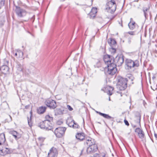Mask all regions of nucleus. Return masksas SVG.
<instances>
[{
  "mask_svg": "<svg viewBox=\"0 0 157 157\" xmlns=\"http://www.w3.org/2000/svg\"><path fill=\"white\" fill-rule=\"evenodd\" d=\"M118 81L117 83V87L120 90H124L127 87V78H123L121 76L118 77Z\"/></svg>",
  "mask_w": 157,
  "mask_h": 157,
  "instance_id": "1",
  "label": "nucleus"
},
{
  "mask_svg": "<svg viewBox=\"0 0 157 157\" xmlns=\"http://www.w3.org/2000/svg\"><path fill=\"white\" fill-rule=\"evenodd\" d=\"M125 68L129 70L134 67H138L139 65V63L138 61H135V62L130 59H127L125 61Z\"/></svg>",
  "mask_w": 157,
  "mask_h": 157,
  "instance_id": "2",
  "label": "nucleus"
},
{
  "mask_svg": "<svg viewBox=\"0 0 157 157\" xmlns=\"http://www.w3.org/2000/svg\"><path fill=\"white\" fill-rule=\"evenodd\" d=\"M15 11L17 15L20 17H22L25 16L27 13L25 10L17 6H16Z\"/></svg>",
  "mask_w": 157,
  "mask_h": 157,
  "instance_id": "3",
  "label": "nucleus"
},
{
  "mask_svg": "<svg viewBox=\"0 0 157 157\" xmlns=\"http://www.w3.org/2000/svg\"><path fill=\"white\" fill-rule=\"evenodd\" d=\"M107 73L108 74L113 75L117 72V70L116 68L117 65L113 63L108 64Z\"/></svg>",
  "mask_w": 157,
  "mask_h": 157,
  "instance_id": "4",
  "label": "nucleus"
},
{
  "mask_svg": "<svg viewBox=\"0 0 157 157\" xmlns=\"http://www.w3.org/2000/svg\"><path fill=\"white\" fill-rule=\"evenodd\" d=\"M66 129L65 127H58L55 130L54 133L57 137H61L64 134Z\"/></svg>",
  "mask_w": 157,
  "mask_h": 157,
  "instance_id": "5",
  "label": "nucleus"
},
{
  "mask_svg": "<svg viewBox=\"0 0 157 157\" xmlns=\"http://www.w3.org/2000/svg\"><path fill=\"white\" fill-rule=\"evenodd\" d=\"M45 104L47 107L51 109H54L57 106L56 101L50 98L47 99L45 101Z\"/></svg>",
  "mask_w": 157,
  "mask_h": 157,
  "instance_id": "6",
  "label": "nucleus"
},
{
  "mask_svg": "<svg viewBox=\"0 0 157 157\" xmlns=\"http://www.w3.org/2000/svg\"><path fill=\"white\" fill-rule=\"evenodd\" d=\"M66 124L68 126L74 129L78 128H79V125L71 118H67L66 122Z\"/></svg>",
  "mask_w": 157,
  "mask_h": 157,
  "instance_id": "7",
  "label": "nucleus"
},
{
  "mask_svg": "<svg viewBox=\"0 0 157 157\" xmlns=\"http://www.w3.org/2000/svg\"><path fill=\"white\" fill-rule=\"evenodd\" d=\"M107 8H108L110 12L113 13L116 10V5L114 0H111L107 4Z\"/></svg>",
  "mask_w": 157,
  "mask_h": 157,
  "instance_id": "8",
  "label": "nucleus"
},
{
  "mask_svg": "<svg viewBox=\"0 0 157 157\" xmlns=\"http://www.w3.org/2000/svg\"><path fill=\"white\" fill-rule=\"evenodd\" d=\"M124 56L123 55L117 56L114 60V62L116 63V65L118 66H121L123 63L124 61Z\"/></svg>",
  "mask_w": 157,
  "mask_h": 157,
  "instance_id": "9",
  "label": "nucleus"
},
{
  "mask_svg": "<svg viewBox=\"0 0 157 157\" xmlns=\"http://www.w3.org/2000/svg\"><path fill=\"white\" fill-rule=\"evenodd\" d=\"M58 154V151L57 149L54 147H52L50 150L48 154V157H57Z\"/></svg>",
  "mask_w": 157,
  "mask_h": 157,
  "instance_id": "10",
  "label": "nucleus"
},
{
  "mask_svg": "<svg viewBox=\"0 0 157 157\" xmlns=\"http://www.w3.org/2000/svg\"><path fill=\"white\" fill-rule=\"evenodd\" d=\"M103 59L104 62L107 64V66L108 65V64L114 63V59L111 58L110 56L108 55L104 56Z\"/></svg>",
  "mask_w": 157,
  "mask_h": 157,
  "instance_id": "11",
  "label": "nucleus"
},
{
  "mask_svg": "<svg viewBox=\"0 0 157 157\" xmlns=\"http://www.w3.org/2000/svg\"><path fill=\"white\" fill-rule=\"evenodd\" d=\"M66 109L63 108H57L54 110L55 115L56 116L62 115L66 113Z\"/></svg>",
  "mask_w": 157,
  "mask_h": 157,
  "instance_id": "12",
  "label": "nucleus"
},
{
  "mask_svg": "<svg viewBox=\"0 0 157 157\" xmlns=\"http://www.w3.org/2000/svg\"><path fill=\"white\" fill-rule=\"evenodd\" d=\"M97 150V145L94 144L87 147L86 151L88 153H90L96 151Z\"/></svg>",
  "mask_w": 157,
  "mask_h": 157,
  "instance_id": "13",
  "label": "nucleus"
},
{
  "mask_svg": "<svg viewBox=\"0 0 157 157\" xmlns=\"http://www.w3.org/2000/svg\"><path fill=\"white\" fill-rule=\"evenodd\" d=\"M13 54L17 58H22L23 57V53L20 50H15L13 52Z\"/></svg>",
  "mask_w": 157,
  "mask_h": 157,
  "instance_id": "14",
  "label": "nucleus"
},
{
  "mask_svg": "<svg viewBox=\"0 0 157 157\" xmlns=\"http://www.w3.org/2000/svg\"><path fill=\"white\" fill-rule=\"evenodd\" d=\"M75 138L80 141H83L85 139V134L83 132L78 133L75 135Z\"/></svg>",
  "mask_w": 157,
  "mask_h": 157,
  "instance_id": "15",
  "label": "nucleus"
},
{
  "mask_svg": "<svg viewBox=\"0 0 157 157\" xmlns=\"http://www.w3.org/2000/svg\"><path fill=\"white\" fill-rule=\"evenodd\" d=\"M9 133L11 134L16 140L20 138L21 137V135L15 131L11 130L9 132Z\"/></svg>",
  "mask_w": 157,
  "mask_h": 157,
  "instance_id": "16",
  "label": "nucleus"
},
{
  "mask_svg": "<svg viewBox=\"0 0 157 157\" xmlns=\"http://www.w3.org/2000/svg\"><path fill=\"white\" fill-rule=\"evenodd\" d=\"M135 132L138 134V136L141 139L144 138V134L142 129L140 128H136L135 129Z\"/></svg>",
  "mask_w": 157,
  "mask_h": 157,
  "instance_id": "17",
  "label": "nucleus"
},
{
  "mask_svg": "<svg viewBox=\"0 0 157 157\" xmlns=\"http://www.w3.org/2000/svg\"><path fill=\"white\" fill-rule=\"evenodd\" d=\"M44 123L45 124L44 127V129L46 130H51L52 128V123L49 121H44Z\"/></svg>",
  "mask_w": 157,
  "mask_h": 157,
  "instance_id": "18",
  "label": "nucleus"
},
{
  "mask_svg": "<svg viewBox=\"0 0 157 157\" xmlns=\"http://www.w3.org/2000/svg\"><path fill=\"white\" fill-rule=\"evenodd\" d=\"M136 24L135 22L133 21L132 18H130V21L128 24V26L130 30H132L134 29L135 27Z\"/></svg>",
  "mask_w": 157,
  "mask_h": 157,
  "instance_id": "19",
  "label": "nucleus"
},
{
  "mask_svg": "<svg viewBox=\"0 0 157 157\" xmlns=\"http://www.w3.org/2000/svg\"><path fill=\"white\" fill-rule=\"evenodd\" d=\"M108 42L111 47H116L117 42L115 39L110 38L108 40Z\"/></svg>",
  "mask_w": 157,
  "mask_h": 157,
  "instance_id": "20",
  "label": "nucleus"
},
{
  "mask_svg": "<svg viewBox=\"0 0 157 157\" xmlns=\"http://www.w3.org/2000/svg\"><path fill=\"white\" fill-rule=\"evenodd\" d=\"M17 70L19 71H22L23 72H26L25 67L21 65L20 64L17 63L16 66Z\"/></svg>",
  "mask_w": 157,
  "mask_h": 157,
  "instance_id": "21",
  "label": "nucleus"
},
{
  "mask_svg": "<svg viewBox=\"0 0 157 157\" xmlns=\"http://www.w3.org/2000/svg\"><path fill=\"white\" fill-rule=\"evenodd\" d=\"M96 112L97 113L99 114L100 115L102 116L104 118H105L107 119H110L112 121H113L114 119V118L113 117L109 116L108 114L103 113L97 111H96Z\"/></svg>",
  "mask_w": 157,
  "mask_h": 157,
  "instance_id": "22",
  "label": "nucleus"
},
{
  "mask_svg": "<svg viewBox=\"0 0 157 157\" xmlns=\"http://www.w3.org/2000/svg\"><path fill=\"white\" fill-rule=\"evenodd\" d=\"M0 70L4 74L7 73L9 71V67L6 65L2 66L0 68Z\"/></svg>",
  "mask_w": 157,
  "mask_h": 157,
  "instance_id": "23",
  "label": "nucleus"
},
{
  "mask_svg": "<svg viewBox=\"0 0 157 157\" xmlns=\"http://www.w3.org/2000/svg\"><path fill=\"white\" fill-rule=\"evenodd\" d=\"M6 138L5 134L2 133L0 134V145H3L5 143Z\"/></svg>",
  "mask_w": 157,
  "mask_h": 157,
  "instance_id": "24",
  "label": "nucleus"
},
{
  "mask_svg": "<svg viewBox=\"0 0 157 157\" xmlns=\"http://www.w3.org/2000/svg\"><path fill=\"white\" fill-rule=\"evenodd\" d=\"M85 144H86L88 146L90 147L94 144V143L92 138H88V139L86 138V141L85 142Z\"/></svg>",
  "mask_w": 157,
  "mask_h": 157,
  "instance_id": "25",
  "label": "nucleus"
},
{
  "mask_svg": "<svg viewBox=\"0 0 157 157\" xmlns=\"http://www.w3.org/2000/svg\"><path fill=\"white\" fill-rule=\"evenodd\" d=\"M46 108L45 106H41L39 107L37 109V113L39 114H43L45 111Z\"/></svg>",
  "mask_w": 157,
  "mask_h": 157,
  "instance_id": "26",
  "label": "nucleus"
},
{
  "mask_svg": "<svg viewBox=\"0 0 157 157\" xmlns=\"http://www.w3.org/2000/svg\"><path fill=\"white\" fill-rule=\"evenodd\" d=\"M97 12V9L96 8H93L90 11L89 14L91 17H94L96 16V13Z\"/></svg>",
  "mask_w": 157,
  "mask_h": 157,
  "instance_id": "27",
  "label": "nucleus"
},
{
  "mask_svg": "<svg viewBox=\"0 0 157 157\" xmlns=\"http://www.w3.org/2000/svg\"><path fill=\"white\" fill-rule=\"evenodd\" d=\"M107 90H108L107 94L109 95L110 96L113 94V91L114 90V88L113 87L110 86H107L106 87Z\"/></svg>",
  "mask_w": 157,
  "mask_h": 157,
  "instance_id": "28",
  "label": "nucleus"
},
{
  "mask_svg": "<svg viewBox=\"0 0 157 157\" xmlns=\"http://www.w3.org/2000/svg\"><path fill=\"white\" fill-rule=\"evenodd\" d=\"M45 120L44 121H48L49 122L52 123L53 118L49 115H47L45 116Z\"/></svg>",
  "mask_w": 157,
  "mask_h": 157,
  "instance_id": "29",
  "label": "nucleus"
},
{
  "mask_svg": "<svg viewBox=\"0 0 157 157\" xmlns=\"http://www.w3.org/2000/svg\"><path fill=\"white\" fill-rule=\"evenodd\" d=\"M44 121L40 122L38 125V126L40 128L44 129L45 126Z\"/></svg>",
  "mask_w": 157,
  "mask_h": 157,
  "instance_id": "30",
  "label": "nucleus"
},
{
  "mask_svg": "<svg viewBox=\"0 0 157 157\" xmlns=\"http://www.w3.org/2000/svg\"><path fill=\"white\" fill-rule=\"evenodd\" d=\"M110 51L112 53L114 54L116 52V47H112L110 49Z\"/></svg>",
  "mask_w": 157,
  "mask_h": 157,
  "instance_id": "31",
  "label": "nucleus"
},
{
  "mask_svg": "<svg viewBox=\"0 0 157 157\" xmlns=\"http://www.w3.org/2000/svg\"><path fill=\"white\" fill-rule=\"evenodd\" d=\"M28 122L29 126H30V127H31L32 126L33 124L32 121L31 116L30 117V119H29V118L28 117Z\"/></svg>",
  "mask_w": 157,
  "mask_h": 157,
  "instance_id": "32",
  "label": "nucleus"
},
{
  "mask_svg": "<svg viewBox=\"0 0 157 157\" xmlns=\"http://www.w3.org/2000/svg\"><path fill=\"white\" fill-rule=\"evenodd\" d=\"M127 34H128L131 35H134L135 34V31H129L127 33Z\"/></svg>",
  "mask_w": 157,
  "mask_h": 157,
  "instance_id": "33",
  "label": "nucleus"
},
{
  "mask_svg": "<svg viewBox=\"0 0 157 157\" xmlns=\"http://www.w3.org/2000/svg\"><path fill=\"white\" fill-rule=\"evenodd\" d=\"M128 77L129 80L132 81L134 79V77L131 75H128Z\"/></svg>",
  "mask_w": 157,
  "mask_h": 157,
  "instance_id": "34",
  "label": "nucleus"
},
{
  "mask_svg": "<svg viewBox=\"0 0 157 157\" xmlns=\"http://www.w3.org/2000/svg\"><path fill=\"white\" fill-rule=\"evenodd\" d=\"M67 107L68 109L70 111H72L73 110V108L71 107L70 105H68L67 106Z\"/></svg>",
  "mask_w": 157,
  "mask_h": 157,
  "instance_id": "35",
  "label": "nucleus"
},
{
  "mask_svg": "<svg viewBox=\"0 0 157 157\" xmlns=\"http://www.w3.org/2000/svg\"><path fill=\"white\" fill-rule=\"evenodd\" d=\"M149 8L147 7H144L143 8V11L144 12H146L149 10Z\"/></svg>",
  "mask_w": 157,
  "mask_h": 157,
  "instance_id": "36",
  "label": "nucleus"
},
{
  "mask_svg": "<svg viewBox=\"0 0 157 157\" xmlns=\"http://www.w3.org/2000/svg\"><path fill=\"white\" fill-rule=\"evenodd\" d=\"M124 122L125 124L127 125L128 126L129 125V123H128V121H127L125 119L124 121Z\"/></svg>",
  "mask_w": 157,
  "mask_h": 157,
  "instance_id": "37",
  "label": "nucleus"
},
{
  "mask_svg": "<svg viewBox=\"0 0 157 157\" xmlns=\"http://www.w3.org/2000/svg\"><path fill=\"white\" fill-rule=\"evenodd\" d=\"M144 16L145 17V18L147 19V17H148V15L147 13V12H144Z\"/></svg>",
  "mask_w": 157,
  "mask_h": 157,
  "instance_id": "38",
  "label": "nucleus"
},
{
  "mask_svg": "<svg viewBox=\"0 0 157 157\" xmlns=\"http://www.w3.org/2000/svg\"><path fill=\"white\" fill-rule=\"evenodd\" d=\"M131 38H129L128 39V43L129 44H130L131 43Z\"/></svg>",
  "mask_w": 157,
  "mask_h": 157,
  "instance_id": "39",
  "label": "nucleus"
},
{
  "mask_svg": "<svg viewBox=\"0 0 157 157\" xmlns=\"http://www.w3.org/2000/svg\"><path fill=\"white\" fill-rule=\"evenodd\" d=\"M62 122L60 121H59L57 122V123L58 124H61L62 123Z\"/></svg>",
  "mask_w": 157,
  "mask_h": 157,
  "instance_id": "40",
  "label": "nucleus"
},
{
  "mask_svg": "<svg viewBox=\"0 0 157 157\" xmlns=\"http://www.w3.org/2000/svg\"><path fill=\"white\" fill-rule=\"evenodd\" d=\"M29 105H27L25 106V107L26 109H28L29 108Z\"/></svg>",
  "mask_w": 157,
  "mask_h": 157,
  "instance_id": "41",
  "label": "nucleus"
},
{
  "mask_svg": "<svg viewBox=\"0 0 157 157\" xmlns=\"http://www.w3.org/2000/svg\"><path fill=\"white\" fill-rule=\"evenodd\" d=\"M1 18H0V20H1ZM2 25V21H0V27Z\"/></svg>",
  "mask_w": 157,
  "mask_h": 157,
  "instance_id": "42",
  "label": "nucleus"
},
{
  "mask_svg": "<svg viewBox=\"0 0 157 157\" xmlns=\"http://www.w3.org/2000/svg\"><path fill=\"white\" fill-rule=\"evenodd\" d=\"M154 136L156 140H157V134L155 133Z\"/></svg>",
  "mask_w": 157,
  "mask_h": 157,
  "instance_id": "43",
  "label": "nucleus"
},
{
  "mask_svg": "<svg viewBox=\"0 0 157 157\" xmlns=\"http://www.w3.org/2000/svg\"><path fill=\"white\" fill-rule=\"evenodd\" d=\"M38 139L40 140H43V138L42 137H39L38 138Z\"/></svg>",
  "mask_w": 157,
  "mask_h": 157,
  "instance_id": "44",
  "label": "nucleus"
},
{
  "mask_svg": "<svg viewBox=\"0 0 157 157\" xmlns=\"http://www.w3.org/2000/svg\"><path fill=\"white\" fill-rule=\"evenodd\" d=\"M83 151V149H82V150L81 152V154H80V155H81L82 154Z\"/></svg>",
  "mask_w": 157,
  "mask_h": 157,
  "instance_id": "45",
  "label": "nucleus"
},
{
  "mask_svg": "<svg viewBox=\"0 0 157 157\" xmlns=\"http://www.w3.org/2000/svg\"><path fill=\"white\" fill-rule=\"evenodd\" d=\"M88 0L90 2L91 4H92V2H93V0Z\"/></svg>",
  "mask_w": 157,
  "mask_h": 157,
  "instance_id": "46",
  "label": "nucleus"
},
{
  "mask_svg": "<svg viewBox=\"0 0 157 157\" xmlns=\"http://www.w3.org/2000/svg\"><path fill=\"white\" fill-rule=\"evenodd\" d=\"M9 117H10V121H11L12 120V117H11V116H10V115H9Z\"/></svg>",
  "mask_w": 157,
  "mask_h": 157,
  "instance_id": "47",
  "label": "nucleus"
},
{
  "mask_svg": "<svg viewBox=\"0 0 157 157\" xmlns=\"http://www.w3.org/2000/svg\"><path fill=\"white\" fill-rule=\"evenodd\" d=\"M109 101L110 100V98H109Z\"/></svg>",
  "mask_w": 157,
  "mask_h": 157,
  "instance_id": "48",
  "label": "nucleus"
},
{
  "mask_svg": "<svg viewBox=\"0 0 157 157\" xmlns=\"http://www.w3.org/2000/svg\"><path fill=\"white\" fill-rule=\"evenodd\" d=\"M121 26H122V24H121Z\"/></svg>",
  "mask_w": 157,
  "mask_h": 157,
  "instance_id": "49",
  "label": "nucleus"
},
{
  "mask_svg": "<svg viewBox=\"0 0 157 157\" xmlns=\"http://www.w3.org/2000/svg\"><path fill=\"white\" fill-rule=\"evenodd\" d=\"M83 122H84V119L83 120Z\"/></svg>",
  "mask_w": 157,
  "mask_h": 157,
  "instance_id": "50",
  "label": "nucleus"
},
{
  "mask_svg": "<svg viewBox=\"0 0 157 157\" xmlns=\"http://www.w3.org/2000/svg\"><path fill=\"white\" fill-rule=\"evenodd\" d=\"M122 95H121V96H122Z\"/></svg>",
  "mask_w": 157,
  "mask_h": 157,
  "instance_id": "51",
  "label": "nucleus"
},
{
  "mask_svg": "<svg viewBox=\"0 0 157 157\" xmlns=\"http://www.w3.org/2000/svg\"><path fill=\"white\" fill-rule=\"evenodd\" d=\"M0 151H2V150H0Z\"/></svg>",
  "mask_w": 157,
  "mask_h": 157,
  "instance_id": "52",
  "label": "nucleus"
}]
</instances>
